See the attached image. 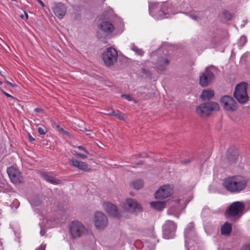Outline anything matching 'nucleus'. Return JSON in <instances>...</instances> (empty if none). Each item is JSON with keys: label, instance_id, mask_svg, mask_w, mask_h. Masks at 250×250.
<instances>
[{"label": "nucleus", "instance_id": "obj_45", "mask_svg": "<svg viewBox=\"0 0 250 250\" xmlns=\"http://www.w3.org/2000/svg\"><path fill=\"white\" fill-rule=\"evenodd\" d=\"M45 221L47 222V223L48 224V225H46V228H49V227H51V225L50 224V223L51 221H48L47 220V219H43V222L44 223Z\"/></svg>", "mask_w": 250, "mask_h": 250}, {"label": "nucleus", "instance_id": "obj_4", "mask_svg": "<svg viewBox=\"0 0 250 250\" xmlns=\"http://www.w3.org/2000/svg\"><path fill=\"white\" fill-rule=\"evenodd\" d=\"M220 110L219 104L214 102H207L200 104L196 108L197 114L202 117L207 116L210 111H218Z\"/></svg>", "mask_w": 250, "mask_h": 250}, {"label": "nucleus", "instance_id": "obj_31", "mask_svg": "<svg viewBox=\"0 0 250 250\" xmlns=\"http://www.w3.org/2000/svg\"><path fill=\"white\" fill-rule=\"evenodd\" d=\"M188 15L192 20H193L195 21H199L197 18V16H196V14L195 12L188 13Z\"/></svg>", "mask_w": 250, "mask_h": 250}, {"label": "nucleus", "instance_id": "obj_55", "mask_svg": "<svg viewBox=\"0 0 250 250\" xmlns=\"http://www.w3.org/2000/svg\"><path fill=\"white\" fill-rule=\"evenodd\" d=\"M40 233H41V234H42V233H43V232H42V229L41 230Z\"/></svg>", "mask_w": 250, "mask_h": 250}, {"label": "nucleus", "instance_id": "obj_43", "mask_svg": "<svg viewBox=\"0 0 250 250\" xmlns=\"http://www.w3.org/2000/svg\"><path fill=\"white\" fill-rule=\"evenodd\" d=\"M64 134H65L66 136H67L69 138H72V135L70 134L69 132H68L67 131L64 130L63 132L62 133Z\"/></svg>", "mask_w": 250, "mask_h": 250}, {"label": "nucleus", "instance_id": "obj_51", "mask_svg": "<svg viewBox=\"0 0 250 250\" xmlns=\"http://www.w3.org/2000/svg\"><path fill=\"white\" fill-rule=\"evenodd\" d=\"M190 161H191V160H190L189 159H188V160H186V161H184V162H183V163H184V164H188V163H189Z\"/></svg>", "mask_w": 250, "mask_h": 250}, {"label": "nucleus", "instance_id": "obj_3", "mask_svg": "<svg viewBox=\"0 0 250 250\" xmlns=\"http://www.w3.org/2000/svg\"><path fill=\"white\" fill-rule=\"evenodd\" d=\"M247 86L246 83L242 82L237 84L235 88L233 96L240 104H244L249 101Z\"/></svg>", "mask_w": 250, "mask_h": 250}, {"label": "nucleus", "instance_id": "obj_8", "mask_svg": "<svg viewBox=\"0 0 250 250\" xmlns=\"http://www.w3.org/2000/svg\"><path fill=\"white\" fill-rule=\"evenodd\" d=\"M245 208L244 205L240 202H234L232 203L226 210V212L230 217H240Z\"/></svg>", "mask_w": 250, "mask_h": 250}, {"label": "nucleus", "instance_id": "obj_35", "mask_svg": "<svg viewBox=\"0 0 250 250\" xmlns=\"http://www.w3.org/2000/svg\"><path fill=\"white\" fill-rule=\"evenodd\" d=\"M141 72L143 74L145 75L146 77H149L151 76V73L150 71L147 69L143 68L141 69Z\"/></svg>", "mask_w": 250, "mask_h": 250}, {"label": "nucleus", "instance_id": "obj_18", "mask_svg": "<svg viewBox=\"0 0 250 250\" xmlns=\"http://www.w3.org/2000/svg\"><path fill=\"white\" fill-rule=\"evenodd\" d=\"M69 161L71 162V164L73 166L78 168L80 170L87 172L90 170V168L89 167V166L85 162L78 161L74 158L70 159Z\"/></svg>", "mask_w": 250, "mask_h": 250}, {"label": "nucleus", "instance_id": "obj_6", "mask_svg": "<svg viewBox=\"0 0 250 250\" xmlns=\"http://www.w3.org/2000/svg\"><path fill=\"white\" fill-rule=\"evenodd\" d=\"M215 79V75L210 70V67L206 68L203 72L200 73L199 83L203 87L209 85Z\"/></svg>", "mask_w": 250, "mask_h": 250}, {"label": "nucleus", "instance_id": "obj_58", "mask_svg": "<svg viewBox=\"0 0 250 250\" xmlns=\"http://www.w3.org/2000/svg\"><path fill=\"white\" fill-rule=\"evenodd\" d=\"M2 84V83L0 81V85H1Z\"/></svg>", "mask_w": 250, "mask_h": 250}, {"label": "nucleus", "instance_id": "obj_19", "mask_svg": "<svg viewBox=\"0 0 250 250\" xmlns=\"http://www.w3.org/2000/svg\"><path fill=\"white\" fill-rule=\"evenodd\" d=\"M238 151L234 147H230L228 150L227 157L230 163H235L238 157Z\"/></svg>", "mask_w": 250, "mask_h": 250}, {"label": "nucleus", "instance_id": "obj_54", "mask_svg": "<svg viewBox=\"0 0 250 250\" xmlns=\"http://www.w3.org/2000/svg\"><path fill=\"white\" fill-rule=\"evenodd\" d=\"M248 248H249V250H250V244L249 245H248Z\"/></svg>", "mask_w": 250, "mask_h": 250}, {"label": "nucleus", "instance_id": "obj_56", "mask_svg": "<svg viewBox=\"0 0 250 250\" xmlns=\"http://www.w3.org/2000/svg\"><path fill=\"white\" fill-rule=\"evenodd\" d=\"M37 0L39 2H41V1H42L41 0Z\"/></svg>", "mask_w": 250, "mask_h": 250}, {"label": "nucleus", "instance_id": "obj_46", "mask_svg": "<svg viewBox=\"0 0 250 250\" xmlns=\"http://www.w3.org/2000/svg\"><path fill=\"white\" fill-rule=\"evenodd\" d=\"M164 238L166 239H172L174 237L172 236V235H171V236H170V235H164Z\"/></svg>", "mask_w": 250, "mask_h": 250}, {"label": "nucleus", "instance_id": "obj_49", "mask_svg": "<svg viewBox=\"0 0 250 250\" xmlns=\"http://www.w3.org/2000/svg\"><path fill=\"white\" fill-rule=\"evenodd\" d=\"M2 93L7 97L13 98V97L12 96H11L10 94L6 93V92H5L4 91H2Z\"/></svg>", "mask_w": 250, "mask_h": 250}, {"label": "nucleus", "instance_id": "obj_25", "mask_svg": "<svg viewBox=\"0 0 250 250\" xmlns=\"http://www.w3.org/2000/svg\"><path fill=\"white\" fill-rule=\"evenodd\" d=\"M130 185L136 189H139L143 187V182L141 180H136L130 183Z\"/></svg>", "mask_w": 250, "mask_h": 250}, {"label": "nucleus", "instance_id": "obj_37", "mask_svg": "<svg viewBox=\"0 0 250 250\" xmlns=\"http://www.w3.org/2000/svg\"><path fill=\"white\" fill-rule=\"evenodd\" d=\"M223 14L224 15V16L225 17V18L227 19V20H230L231 18V16L230 15V14L227 11H225L223 12Z\"/></svg>", "mask_w": 250, "mask_h": 250}, {"label": "nucleus", "instance_id": "obj_26", "mask_svg": "<svg viewBox=\"0 0 250 250\" xmlns=\"http://www.w3.org/2000/svg\"><path fill=\"white\" fill-rule=\"evenodd\" d=\"M130 49L135 52V53L139 56H143L144 54V52L143 50L141 49L138 48L134 43L132 44L130 46Z\"/></svg>", "mask_w": 250, "mask_h": 250}, {"label": "nucleus", "instance_id": "obj_38", "mask_svg": "<svg viewBox=\"0 0 250 250\" xmlns=\"http://www.w3.org/2000/svg\"><path fill=\"white\" fill-rule=\"evenodd\" d=\"M75 155L83 159H84L87 157V155L82 154L80 153L77 152L75 153Z\"/></svg>", "mask_w": 250, "mask_h": 250}, {"label": "nucleus", "instance_id": "obj_29", "mask_svg": "<svg viewBox=\"0 0 250 250\" xmlns=\"http://www.w3.org/2000/svg\"><path fill=\"white\" fill-rule=\"evenodd\" d=\"M60 217H57L56 219L54 220V221L56 223V224H60L65 221L66 219V216L64 215H59Z\"/></svg>", "mask_w": 250, "mask_h": 250}, {"label": "nucleus", "instance_id": "obj_23", "mask_svg": "<svg viewBox=\"0 0 250 250\" xmlns=\"http://www.w3.org/2000/svg\"><path fill=\"white\" fill-rule=\"evenodd\" d=\"M231 230V225L228 222H226L221 228V234H230Z\"/></svg>", "mask_w": 250, "mask_h": 250}, {"label": "nucleus", "instance_id": "obj_52", "mask_svg": "<svg viewBox=\"0 0 250 250\" xmlns=\"http://www.w3.org/2000/svg\"><path fill=\"white\" fill-rule=\"evenodd\" d=\"M39 3L41 4V5L42 7H44V4L43 2L42 1H41V2H39Z\"/></svg>", "mask_w": 250, "mask_h": 250}, {"label": "nucleus", "instance_id": "obj_32", "mask_svg": "<svg viewBox=\"0 0 250 250\" xmlns=\"http://www.w3.org/2000/svg\"><path fill=\"white\" fill-rule=\"evenodd\" d=\"M195 13L199 21H201L204 17L205 13L203 11H195Z\"/></svg>", "mask_w": 250, "mask_h": 250}, {"label": "nucleus", "instance_id": "obj_34", "mask_svg": "<svg viewBox=\"0 0 250 250\" xmlns=\"http://www.w3.org/2000/svg\"><path fill=\"white\" fill-rule=\"evenodd\" d=\"M53 127H54L57 130V131H58L59 132H60V133H62L63 132V131L64 130L59 125L57 124H54Z\"/></svg>", "mask_w": 250, "mask_h": 250}, {"label": "nucleus", "instance_id": "obj_17", "mask_svg": "<svg viewBox=\"0 0 250 250\" xmlns=\"http://www.w3.org/2000/svg\"><path fill=\"white\" fill-rule=\"evenodd\" d=\"M177 225L173 221H167L163 226V234L175 233Z\"/></svg>", "mask_w": 250, "mask_h": 250}, {"label": "nucleus", "instance_id": "obj_10", "mask_svg": "<svg viewBox=\"0 0 250 250\" xmlns=\"http://www.w3.org/2000/svg\"><path fill=\"white\" fill-rule=\"evenodd\" d=\"M108 224L106 216L101 211H97L94 215V225L98 229H104Z\"/></svg>", "mask_w": 250, "mask_h": 250}, {"label": "nucleus", "instance_id": "obj_1", "mask_svg": "<svg viewBox=\"0 0 250 250\" xmlns=\"http://www.w3.org/2000/svg\"><path fill=\"white\" fill-rule=\"evenodd\" d=\"M247 181L244 177L236 175L225 178L223 182L224 188L231 193H239L247 187Z\"/></svg>", "mask_w": 250, "mask_h": 250}, {"label": "nucleus", "instance_id": "obj_13", "mask_svg": "<svg viewBox=\"0 0 250 250\" xmlns=\"http://www.w3.org/2000/svg\"><path fill=\"white\" fill-rule=\"evenodd\" d=\"M171 194L170 187L167 185H164L157 190L155 197L156 199H164L170 196Z\"/></svg>", "mask_w": 250, "mask_h": 250}, {"label": "nucleus", "instance_id": "obj_24", "mask_svg": "<svg viewBox=\"0 0 250 250\" xmlns=\"http://www.w3.org/2000/svg\"><path fill=\"white\" fill-rule=\"evenodd\" d=\"M150 205L152 208L157 210H162L166 207V202L162 201L151 202Z\"/></svg>", "mask_w": 250, "mask_h": 250}, {"label": "nucleus", "instance_id": "obj_41", "mask_svg": "<svg viewBox=\"0 0 250 250\" xmlns=\"http://www.w3.org/2000/svg\"><path fill=\"white\" fill-rule=\"evenodd\" d=\"M46 245L42 244L36 250H45Z\"/></svg>", "mask_w": 250, "mask_h": 250}, {"label": "nucleus", "instance_id": "obj_11", "mask_svg": "<svg viewBox=\"0 0 250 250\" xmlns=\"http://www.w3.org/2000/svg\"><path fill=\"white\" fill-rule=\"evenodd\" d=\"M125 207L126 209L131 212H140L143 211L141 206L134 199H126L125 204Z\"/></svg>", "mask_w": 250, "mask_h": 250}, {"label": "nucleus", "instance_id": "obj_27", "mask_svg": "<svg viewBox=\"0 0 250 250\" xmlns=\"http://www.w3.org/2000/svg\"><path fill=\"white\" fill-rule=\"evenodd\" d=\"M185 232L187 234L194 232V224L193 222H190L188 224L185 229Z\"/></svg>", "mask_w": 250, "mask_h": 250}, {"label": "nucleus", "instance_id": "obj_5", "mask_svg": "<svg viewBox=\"0 0 250 250\" xmlns=\"http://www.w3.org/2000/svg\"><path fill=\"white\" fill-rule=\"evenodd\" d=\"M118 53L113 47L106 48L103 53L102 59L106 66H110L114 64L117 60Z\"/></svg>", "mask_w": 250, "mask_h": 250}, {"label": "nucleus", "instance_id": "obj_36", "mask_svg": "<svg viewBox=\"0 0 250 250\" xmlns=\"http://www.w3.org/2000/svg\"><path fill=\"white\" fill-rule=\"evenodd\" d=\"M121 97L125 98V99H126L128 101H132L133 100V98L130 95L122 94L121 95Z\"/></svg>", "mask_w": 250, "mask_h": 250}, {"label": "nucleus", "instance_id": "obj_48", "mask_svg": "<svg viewBox=\"0 0 250 250\" xmlns=\"http://www.w3.org/2000/svg\"><path fill=\"white\" fill-rule=\"evenodd\" d=\"M6 82L8 83L9 84H10V85H11L13 87H15L17 86V85L15 84V83H11L9 82H8V81L7 80H5Z\"/></svg>", "mask_w": 250, "mask_h": 250}, {"label": "nucleus", "instance_id": "obj_40", "mask_svg": "<svg viewBox=\"0 0 250 250\" xmlns=\"http://www.w3.org/2000/svg\"><path fill=\"white\" fill-rule=\"evenodd\" d=\"M81 236V235H68L69 237H66V239H67V240H68V239L74 240V239L77 238V237H80Z\"/></svg>", "mask_w": 250, "mask_h": 250}, {"label": "nucleus", "instance_id": "obj_47", "mask_svg": "<svg viewBox=\"0 0 250 250\" xmlns=\"http://www.w3.org/2000/svg\"><path fill=\"white\" fill-rule=\"evenodd\" d=\"M112 112H115V111L113 109H111V110H108L107 112L105 114L107 115L113 116V114H110L111 113H112Z\"/></svg>", "mask_w": 250, "mask_h": 250}, {"label": "nucleus", "instance_id": "obj_16", "mask_svg": "<svg viewBox=\"0 0 250 250\" xmlns=\"http://www.w3.org/2000/svg\"><path fill=\"white\" fill-rule=\"evenodd\" d=\"M52 8L55 15L60 19H62L66 14V8L62 2L55 3Z\"/></svg>", "mask_w": 250, "mask_h": 250}, {"label": "nucleus", "instance_id": "obj_42", "mask_svg": "<svg viewBox=\"0 0 250 250\" xmlns=\"http://www.w3.org/2000/svg\"><path fill=\"white\" fill-rule=\"evenodd\" d=\"M77 148L79 150H82L84 151L86 154L88 153V152L87 150L86 149L85 147H84V146H77Z\"/></svg>", "mask_w": 250, "mask_h": 250}, {"label": "nucleus", "instance_id": "obj_14", "mask_svg": "<svg viewBox=\"0 0 250 250\" xmlns=\"http://www.w3.org/2000/svg\"><path fill=\"white\" fill-rule=\"evenodd\" d=\"M169 62V60L167 58L160 57L158 58L156 62H153V63L157 70L163 71L167 68Z\"/></svg>", "mask_w": 250, "mask_h": 250}, {"label": "nucleus", "instance_id": "obj_15", "mask_svg": "<svg viewBox=\"0 0 250 250\" xmlns=\"http://www.w3.org/2000/svg\"><path fill=\"white\" fill-rule=\"evenodd\" d=\"M104 207L105 211L109 215L117 218H119L120 217V214L118 211L117 207L115 205L110 202H108L104 204Z\"/></svg>", "mask_w": 250, "mask_h": 250}, {"label": "nucleus", "instance_id": "obj_12", "mask_svg": "<svg viewBox=\"0 0 250 250\" xmlns=\"http://www.w3.org/2000/svg\"><path fill=\"white\" fill-rule=\"evenodd\" d=\"M7 172L11 181L15 183H20L21 180V172L18 169L14 168V167H10L7 168Z\"/></svg>", "mask_w": 250, "mask_h": 250}, {"label": "nucleus", "instance_id": "obj_30", "mask_svg": "<svg viewBox=\"0 0 250 250\" xmlns=\"http://www.w3.org/2000/svg\"><path fill=\"white\" fill-rule=\"evenodd\" d=\"M188 235H187L185 238L186 245L187 246V247H188L190 249L191 248V247L192 246L194 247H195L194 244H193V240H188Z\"/></svg>", "mask_w": 250, "mask_h": 250}, {"label": "nucleus", "instance_id": "obj_33", "mask_svg": "<svg viewBox=\"0 0 250 250\" xmlns=\"http://www.w3.org/2000/svg\"><path fill=\"white\" fill-rule=\"evenodd\" d=\"M38 131L40 135H44L46 133L47 130L45 127H38Z\"/></svg>", "mask_w": 250, "mask_h": 250}, {"label": "nucleus", "instance_id": "obj_7", "mask_svg": "<svg viewBox=\"0 0 250 250\" xmlns=\"http://www.w3.org/2000/svg\"><path fill=\"white\" fill-rule=\"evenodd\" d=\"M70 234H86L88 231L84 225L78 220L71 221L68 225Z\"/></svg>", "mask_w": 250, "mask_h": 250}, {"label": "nucleus", "instance_id": "obj_22", "mask_svg": "<svg viewBox=\"0 0 250 250\" xmlns=\"http://www.w3.org/2000/svg\"><path fill=\"white\" fill-rule=\"evenodd\" d=\"M214 96V92L211 89L203 90L200 98L203 101L209 100Z\"/></svg>", "mask_w": 250, "mask_h": 250}, {"label": "nucleus", "instance_id": "obj_50", "mask_svg": "<svg viewBox=\"0 0 250 250\" xmlns=\"http://www.w3.org/2000/svg\"><path fill=\"white\" fill-rule=\"evenodd\" d=\"M28 138L30 142L35 141V139L30 134L28 135Z\"/></svg>", "mask_w": 250, "mask_h": 250}, {"label": "nucleus", "instance_id": "obj_20", "mask_svg": "<svg viewBox=\"0 0 250 250\" xmlns=\"http://www.w3.org/2000/svg\"><path fill=\"white\" fill-rule=\"evenodd\" d=\"M41 177L45 181L54 185H59L61 184V180L57 179L52 177L50 173L48 172H42L41 173Z\"/></svg>", "mask_w": 250, "mask_h": 250}, {"label": "nucleus", "instance_id": "obj_39", "mask_svg": "<svg viewBox=\"0 0 250 250\" xmlns=\"http://www.w3.org/2000/svg\"><path fill=\"white\" fill-rule=\"evenodd\" d=\"M145 232L146 233V234H149L153 233H154V228H153V227H150Z\"/></svg>", "mask_w": 250, "mask_h": 250}, {"label": "nucleus", "instance_id": "obj_57", "mask_svg": "<svg viewBox=\"0 0 250 250\" xmlns=\"http://www.w3.org/2000/svg\"><path fill=\"white\" fill-rule=\"evenodd\" d=\"M175 216H176L177 217H178V218L179 217V215H177V216L176 215H175Z\"/></svg>", "mask_w": 250, "mask_h": 250}, {"label": "nucleus", "instance_id": "obj_53", "mask_svg": "<svg viewBox=\"0 0 250 250\" xmlns=\"http://www.w3.org/2000/svg\"><path fill=\"white\" fill-rule=\"evenodd\" d=\"M25 16L26 19H28V14L26 12H25Z\"/></svg>", "mask_w": 250, "mask_h": 250}, {"label": "nucleus", "instance_id": "obj_44", "mask_svg": "<svg viewBox=\"0 0 250 250\" xmlns=\"http://www.w3.org/2000/svg\"><path fill=\"white\" fill-rule=\"evenodd\" d=\"M175 210H174V208H173L172 207H171V208H170V209L169 210V211H168V213H169V214L174 215V213H175Z\"/></svg>", "mask_w": 250, "mask_h": 250}, {"label": "nucleus", "instance_id": "obj_2", "mask_svg": "<svg viewBox=\"0 0 250 250\" xmlns=\"http://www.w3.org/2000/svg\"><path fill=\"white\" fill-rule=\"evenodd\" d=\"M149 14L155 19L158 20L167 18L170 12L168 3H152L149 5Z\"/></svg>", "mask_w": 250, "mask_h": 250}, {"label": "nucleus", "instance_id": "obj_28", "mask_svg": "<svg viewBox=\"0 0 250 250\" xmlns=\"http://www.w3.org/2000/svg\"><path fill=\"white\" fill-rule=\"evenodd\" d=\"M110 114H113V116L116 117L120 120H125V114L121 112L119 110H117L116 112H112V113Z\"/></svg>", "mask_w": 250, "mask_h": 250}, {"label": "nucleus", "instance_id": "obj_9", "mask_svg": "<svg viewBox=\"0 0 250 250\" xmlns=\"http://www.w3.org/2000/svg\"><path fill=\"white\" fill-rule=\"evenodd\" d=\"M220 101L223 108L228 111L234 112L237 108V103L230 96L225 95L222 96Z\"/></svg>", "mask_w": 250, "mask_h": 250}, {"label": "nucleus", "instance_id": "obj_21", "mask_svg": "<svg viewBox=\"0 0 250 250\" xmlns=\"http://www.w3.org/2000/svg\"><path fill=\"white\" fill-rule=\"evenodd\" d=\"M99 25L100 28L103 31L107 33H111L114 29L113 25L111 22L107 21H104Z\"/></svg>", "mask_w": 250, "mask_h": 250}]
</instances>
